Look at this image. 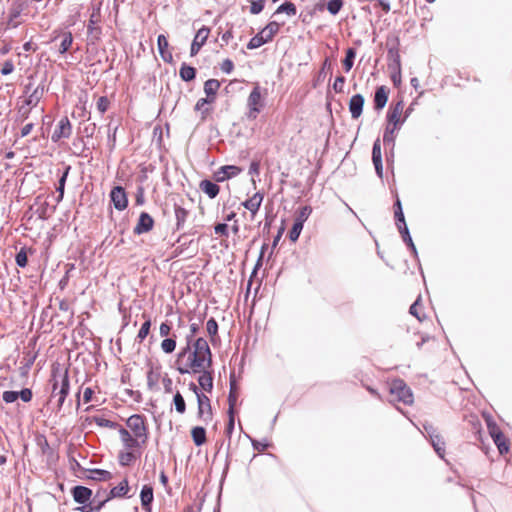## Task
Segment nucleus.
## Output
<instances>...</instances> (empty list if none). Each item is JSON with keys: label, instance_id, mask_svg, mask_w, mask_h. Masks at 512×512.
<instances>
[{"label": "nucleus", "instance_id": "nucleus-1", "mask_svg": "<svg viewBox=\"0 0 512 512\" xmlns=\"http://www.w3.org/2000/svg\"><path fill=\"white\" fill-rule=\"evenodd\" d=\"M177 371L180 374H197L212 366V353L204 338H197L193 343L187 337V345L178 353Z\"/></svg>", "mask_w": 512, "mask_h": 512}, {"label": "nucleus", "instance_id": "nucleus-2", "mask_svg": "<svg viewBox=\"0 0 512 512\" xmlns=\"http://www.w3.org/2000/svg\"><path fill=\"white\" fill-rule=\"evenodd\" d=\"M404 103L402 100L392 105L387 113V126L383 135V142L386 145L394 146L395 132L400 129L401 125L405 122L408 111L403 119L401 115L403 113Z\"/></svg>", "mask_w": 512, "mask_h": 512}, {"label": "nucleus", "instance_id": "nucleus-3", "mask_svg": "<svg viewBox=\"0 0 512 512\" xmlns=\"http://www.w3.org/2000/svg\"><path fill=\"white\" fill-rule=\"evenodd\" d=\"M389 392L391 395L390 401H398L406 405L413 403L412 391L402 379L393 380L389 385Z\"/></svg>", "mask_w": 512, "mask_h": 512}, {"label": "nucleus", "instance_id": "nucleus-4", "mask_svg": "<svg viewBox=\"0 0 512 512\" xmlns=\"http://www.w3.org/2000/svg\"><path fill=\"white\" fill-rule=\"evenodd\" d=\"M126 426L129 432L142 439L143 441H148V429L145 424V419L142 415L134 414L130 416L126 421Z\"/></svg>", "mask_w": 512, "mask_h": 512}, {"label": "nucleus", "instance_id": "nucleus-5", "mask_svg": "<svg viewBox=\"0 0 512 512\" xmlns=\"http://www.w3.org/2000/svg\"><path fill=\"white\" fill-rule=\"evenodd\" d=\"M424 430L427 434V436L431 440V444L435 450V452L438 454V456L446 461L445 459V442L440 438V436L437 433V429L432 424H424L423 425Z\"/></svg>", "mask_w": 512, "mask_h": 512}, {"label": "nucleus", "instance_id": "nucleus-6", "mask_svg": "<svg viewBox=\"0 0 512 512\" xmlns=\"http://www.w3.org/2000/svg\"><path fill=\"white\" fill-rule=\"evenodd\" d=\"M119 436L125 450H136L144 447L147 442L132 435L128 429L119 427Z\"/></svg>", "mask_w": 512, "mask_h": 512}, {"label": "nucleus", "instance_id": "nucleus-7", "mask_svg": "<svg viewBox=\"0 0 512 512\" xmlns=\"http://www.w3.org/2000/svg\"><path fill=\"white\" fill-rule=\"evenodd\" d=\"M247 104L249 107V118L255 119L263 106L259 86L254 87V89L251 91L248 97Z\"/></svg>", "mask_w": 512, "mask_h": 512}, {"label": "nucleus", "instance_id": "nucleus-8", "mask_svg": "<svg viewBox=\"0 0 512 512\" xmlns=\"http://www.w3.org/2000/svg\"><path fill=\"white\" fill-rule=\"evenodd\" d=\"M197 402L198 417L206 423L210 422L212 420V409L210 399L204 393L198 394Z\"/></svg>", "mask_w": 512, "mask_h": 512}, {"label": "nucleus", "instance_id": "nucleus-9", "mask_svg": "<svg viewBox=\"0 0 512 512\" xmlns=\"http://www.w3.org/2000/svg\"><path fill=\"white\" fill-rule=\"evenodd\" d=\"M72 133V125L67 117H63L57 124L56 129L54 130L51 140L53 142H58L62 138H69Z\"/></svg>", "mask_w": 512, "mask_h": 512}, {"label": "nucleus", "instance_id": "nucleus-10", "mask_svg": "<svg viewBox=\"0 0 512 512\" xmlns=\"http://www.w3.org/2000/svg\"><path fill=\"white\" fill-rule=\"evenodd\" d=\"M26 8V4L23 1L15 0L13 1L10 10H9V17L7 21V26L9 28H16L20 24V22L17 21V18L21 15V13Z\"/></svg>", "mask_w": 512, "mask_h": 512}, {"label": "nucleus", "instance_id": "nucleus-11", "mask_svg": "<svg viewBox=\"0 0 512 512\" xmlns=\"http://www.w3.org/2000/svg\"><path fill=\"white\" fill-rule=\"evenodd\" d=\"M110 198L114 207L119 211L124 210L128 205L126 192L121 186H116L111 190Z\"/></svg>", "mask_w": 512, "mask_h": 512}, {"label": "nucleus", "instance_id": "nucleus-12", "mask_svg": "<svg viewBox=\"0 0 512 512\" xmlns=\"http://www.w3.org/2000/svg\"><path fill=\"white\" fill-rule=\"evenodd\" d=\"M153 225V218L148 213L142 212L136 226L134 227V233L137 235L147 233L153 228Z\"/></svg>", "mask_w": 512, "mask_h": 512}, {"label": "nucleus", "instance_id": "nucleus-13", "mask_svg": "<svg viewBox=\"0 0 512 512\" xmlns=\"http://www.w3.org/2000/svg\"><path fill=\"white\" fill-rule=\"evenodd\" d=\"M210 30L207 27H202L198 30V32L195 35V38L191 44V50L190 54L191 56H195L201 47L205 44L208 36H209Z\"/></svg>", "mask_w": 512, "mask_h": 512}, {"label": "nucleus", "instance_id": "nucleus-14", "mask_svg": "<svg viewBox=\"0 0 512 512\" xmlns=\"http://www.w3.org/2000/svg\"><path fill=\"white\" fill-rule=\"evenodd\" d=\"M241 172V169L234 165L222 166L214 174L217 182H223L231 177L237 176Z\"/></svg>", "mask_w": 512, "mask_h": 512}, {"label": "nucleus", "instance_id": "nucleus-15", "mask_svg": "<svg viewBox=\"0 0 512 512\" xmlns=\"http://www.w3.org/2000/svg\"><path fill=\"white\" fill-rule=\"evenodd\" d=\"M364 106V97L361 94L353 95L349 101V111L353 119H358Z\"/></svg>", "mask_w": 512, "mask_h": 512}, {"label": "nucleus", "instance_id": "nucleus-16", "mask_svg": "<svg viewBox=\"0 0 512 512\" xmlns=\"http://www.w3.org/2000/svg\"><path fill=\"white\" fill-rule=\"evenodd\" d=\"M263 198V194L257 192L252 197L243 202V206L251 212L252 217H254L255 214L258 212L263 201Z\"/></svg>", "mask_w": 512, "mask_h": 512}, {"label": "nucleus", "instance_id": "nucleus-17", "mask_svg": "<svg viewBox=\"0 0 512 512\" xmlns=\"http://www.w3.org/2000/svg\"><path fill=\"white\" fill-rule=\"evenodd\" d=\"M74 501L79 504H85L89 501L92 491L84 486H76L72 490Z\"/></svg>", "mask_w": 512, "mask_h": 512}, {"label": "nucleus", "instance_id": "nucleus-18", "mask_svg": "<svg viewBox=\"0 0 512 512\" xmlns=\"http://www.w3.org/2000/svg\"><path fill=\"white\" fill-rule=\"evenodd\" d=\"M388 93L389 90L385 86H380L376 89L375 95H374V108L376 110H382L388 100Z\"/></svg>", "mask_w": 512, "mask_h": 512}, {"label": "nucleus", "instance_id": "nucleus-19", "mask_svg": "<svg viewBox=\"0 0 512 512\" xmlns=\"http://www.w3.org/2000/svg\"><path fill=\"white\" fill-rule=\"evenodd\" d=\"M56 390H57V383L54 384L52 393L54 396H59L58 408H61L65 401V398L69 392V380L66 375L62 379V383H61V387H60L59 391L56 392Z\"/></svg>", "mask_w": 512, "mask_h": 512}, {"label": "nucleus", "instance_id": "nucleus-20", "mask_svg": "<svg viewBox=\"0 0 512 512\" xmlns=\"http://www.w3.org/2000/svg\"><path fill=\"white\" fill-rule=\"evenodd\" d=\"M157 44H158V50H159V53H160L162 59L165 62H171L172 54L168 51V47H169L168 40L163 34L158 36Z\"/></svg>", "mask_w": 512, "mask_h": 512}, {"label": "nucleus", "instance_id": "nucleus-21", "mask_svg": "<svg viewBox=\"0 0 512 512\" xmlns=\"http://www.w3.org/2000/svg\"><path fill=\"white\" fill-rule=\"evenodd\" d=\"M99 21L100 8H94L89 19L88 33L94 36L95 38H98L100 34V29L98 27H95V24H97Z\"/></svg>", "mask_w": 512, "mask_h": 512}, {"label": "nucleus", "instance_id": "nucleus-22", "mask_svg": "<svg viewBox=\"0 0 512 512\" xmlns=\"http://www.w3.org/2000/svg\"><path fill=\"white\" fill-rule=\"evenodd\" d=\"M201 191L208 195L209 198L214 199L219 193V186L210 180H202L199 184Z\"/></svg>", "mask_w": 512, "mask_h": 512}, {"label": "nucleus", "instance_id": "nucleus-23", "mask_svg": "<svg viewBox=\"0 0 512 512\" xmlns=\"http://www.w3.org/2000/svg\"><path fill=\"white\" fill-rule=\"evenodd\" d=\"M199 374V385L203 390L211 392V390L213 389V376L211 372L209 371V369H204V371L200 372Z\"/></svg>", "mask_w": 512, "mask_h": 512}, {"label": "nucleus", "instance_id": "nucleus-24", "mask_svg": "<svg viewBox=\"0 0 512 512\" xmlns=\"http://www.w3.org/2000/svg\"><path fill=\"white\" fill-rule=\"evenodd\" d=\"M140 498L142 507L145 510L150 511V505L153 501V488L149 485L143 486L140 493Z\"/></svg>", "mask_w": 512, "mask_h": 512}, {"label": "nucleus", "instance_id": "nucleus-25", "mask_svg": "<svg viewBox=\"0 0 512 512\" xmlns=\"http://www.w3.org/2000/svg\"><path fill=\"white\" fill-rule=\"evenodd\" d=\"M279 29L280 24L276 21H271L260 31V33L269 42L278 33Z\"/></svg>", "mask_w": 512, "mask_h": 512}, {"label": "nucleus", "instance_id": "nucleus-26", "mask_svg": "<svg viewBox=\"0 0 512 512\" xmlns=\"http://www.w3.org/2000/svg\"><path fill=\"white\" fill-rule=\"evenodd\" d=\"M220 88V82L216 79H209L204 84V92L207 95L206 98L212 99V102L215 99V95Z\"/></svg>", "mask_w": 512, "mask_h": 512}, {"label": "nucleus", "instance_id": "nucleus-27", "mask_svg": "<svg viewBox=\"0 0 512 512\" xmlns=\"http://www.w3.org/2000/svg\"><path fill=\"white\" fill-rule=\"evenodd\" d=\"M485 421H486V424H487V428H488V431H489V434L490 436L492 437V439L494 437H496V435H501L502 434V431L501 429L498 427V425L495 423V421L493 420L492 416L488 413H483L482 414Z\"/></svg>", "mask_w": 512, "mask_h": 512}, {"label": "nucleus", "instance_id": "nucleus-28", "mask_svg": "<svg viewBox=\"0 0 512 512\" xmlns=\"http://www.w3.org/2000/svg\"><path fill=\"white\" fill-rule=\"evenodd\" d=\"M493 441L501 455L507 454L509 452V441L503 433L498 436L496 435V437L493 438Z\"/></svg>", "mask_w": 512, "mask_h": 512}, {"label": "nucleus", "instance_id": "nucleus-29", "mask_svg": "<svg viewBox=\"0 0 512 512\" xmlns=\"http://www.w3.org/2000/svg\"><path fill=\"white\" fill-rule=\"evenodd\" d=\"M191 435L195 445L201 446L206 442V431L203 427H194L191 431Z\"/></svg>", "mask_w": 512, "mask_h": 512}, {"label": "nucleus", "instance_id": "nucleus-30", "mask_svg": "<svg viewBox=\"0 0 512 512\" xmlns=\"http://www.w3.org/2000/svg\"><path fill=\"white\" fill-rule=\"evenodd\" d=\"M409 313L417 318L420 322L425 319L420 297L410 306Z\"/></svg>", "mask_w": 512, "mask_h": 512}, {"label": "nucleus", "instance_id": "nucleus-31", "mask_svg": "<svg viewBox=\"0 0 512 512\" xmlns=\"http://www.w3.org/2000/svg\"><path fill=\"white\" fill-rule=\"evenodd\" d=\"M397 228L399 230V233L402 236L403 241L411 248L413 253H416V247H415V245H414V243L412 241V238L410 236V233H409L407 225L406 224L401 225V224L398 223L397 224Z\"/></svg>", "mask_w": 512, "mask_h": 512}, {"label": "nucleus", "instance_id": "nucleus-32", "mask_svg": "<svg viewBox=\"0 0 512 512\" xmlns=\"http://www.w3.org/2000/svg\"><path fill=\"white\" fill-rule=\"evenodd\" d=\"M61 38H62V40H61V43L59 45L58 52L60 54H64L72 46L73 36H72L71 32H64V33H62Z\"/></svg>", "mask_w": 512, "mask_h": 512}, {"label": "nucleus", "instance_id": "nucleus-33", "mask_svg": "<svg viewBox=\"0 0 512 512\" xmlns=\"http://www.w3.org/2000/svg\"><path fill=\"white\" fill-rule=\"evenodd\" d=\"M71 167L67 166L62 174V176L59 179L57 191L59 193L57 197V203L61 202L64 196V189H65V183L69 174Z\"/></svg>", "mask_w": 512, "mask_h": 512}, {"label": "nucleus", "instance_id": "nucleus-34", "mask_svg": "<svg viewBox=\"0 0 512 512\" xmlns=\"http://www.w3.org/2000/svg\"><path fill=\"white\" fill-rule=\"evenodd\" d=\"M285 13L288 16H294L297 13L296 6L292 2H284L275 11L274 15Z\"/></svg>", "mask_w": 512, "mask_h": 512}, {"label": "nucleus", "instance_id": "nucleus-35", "mask_svg": "<svg viewBox=\"0 0 512 512\" xmlns=\"http://www.w3.org/2000/svg\"><path fill=\"white\" fill-rule=\"evenodd\" d=\"M179 74L182 80L188 82L195 78L196 70L191 66L183 64L180 68Z\"/></svg>", "mask_w": 512, "mask_h": 512}, {"label": "nucleus", "instance_id": "nucleus-36", "mask_svg": "<svg viewBox=\"0 0 512 512\" xmlns=\"http://www.w3.org/2000/svg\"><path fill=\"white\" fill-rule=\"evenodd\" d=\"M129 491L128 482L126 480L119 483L117 486L111 489L110 494L112 497L125 496Z\"/></svg>", "mask_w": 512, "mask_h": 512}, {"label": "nucleus", "instance_id": "nucleus-37", "mask_svg": "<svg viewBox=\"0 0 512 512\" xmlns=\"http://www.w3.org/2000/svg\"><path fill=\"white\" fill-rule=\"evenodd\" d=\"M238 398L237 385L234 380H230V392H229V410L234 411V406L236 405Z\"/></svg>", "mask_w": 512, "mask_h": 512}, {"label": "nucleus", "instance_id": "nucleus-38", "mask_svg": "<svg viewBox=\"0 0 512 512\" xmlns=\"http://www.w3.org/2000/svg\"><path fill=\"white\" fill-rule=\"evenodd\" d=\"M43 95V88L37 87L25 100L27 106H36Z\"/></svg>", "mask_w": 512, "mask_h": 512}, {"label": "nucleus", "instance_id": "nucleus-39", "mask_svg": "<svg viewBox=\"0 0 512 512\" xmlns=\"http://www.w3.org/2000/svg\"><path fill=\"white\" fill-rule=\"evenodd\" d=\"M355 56H356V52L353 48H349L346 52V56L343 60V67L345 69L346 72H349L352 67H353V64H354V59H355Z\"/></svg>", "mask_w": 512, "mask_h": 512}, {"label": "nucleus", "instance_id": "nucleus-40", "mask_svg": "<svg viewBox=\"0 0 512 512\" xmlns=\"http://www.w3.org/2000/svg\"><path fill=\"white\" fill-rule=\"evenodd\" d=\"M268 41L263 37V35L259 32L254 37L250 39V41L247 44V48L252 50L261 47Z\"/></svg>", "mask_w": 512, "mask_h": 512}, {"label": "nucleus", "instance_id": "nucleus-41", "mask_svg": "<svg viewBox=\"0 0 512 512\" xmlns=\"http://www.w3.org/2000/svg\"><path fill=\"white\" fill-rule=\"evenodd\" d=\"M311 212H312V208L310 206H304V207L300 208L296 212L295 221L300 222L301 224L304 225V223L310 216Z\"/></svg>", "mask_w": 512, "mask_h": 512}, {"label": "nucleus", "instance_id": "nucleus-42", "mask_svg": "<svg viewBox=\"0 0 512 512\" xmlns=\"http://www.w3.org/2000/svg\"><path fill=\"white\" fill-rule=\"evenodd\" d=\"M133 451L134 450H125L119 454V462L122 466H127L135 460L136 456Z\"/></svg>", "mask_w": 512, "mask_h": 512}, {"label": "nucleus", "instance_id": "nucleus-43", "mask_svg": "<svg viewBox=\"0 0 512 512\" xmlns=\"http://www.w3.org/2000/svg\"><path fill=\"white\" fill-rule=\"evenodd\" d=\"M93 421L99 427L115 429V428H117L119 426L117 423H115V422H113V421H111L109 419H106L104 417H101V416H94L93 417Z\"/></svg>", "mask_w": 512, "mask_h": 512}, {"label": "nucleus", "instance_id": "nucleus-44", "mask_svg": "<svg viewBox=\"0 0 512 512\" xmlns=\"http://www.w3.org/2000/svg\"><path fill=\"white\" fill-rule=\"evenodd\" d=\"M175 409L178 413L183 414L186 411V404L183 396L178 391L173 398Z\"/></svg>", "mask_w": 512, "mask_h": 512}, {"label": "nucleus", "instance_id": "nucleus-45", "mask_svg": "<svg viewBox=\"0 0 512 512\" xmlns=\"http://www.w3.org/2000/svg\"><path fill=\"white\" fill-rule=\"evenodd\" d=\"M469 423L471 425L472 431L475 433L477 438L479 440H481V438H482V434H481L482 433V425H481V422L478 419V417L471 416V418L469 419Z\"/></svg>", "mask_w": 512, "mask_h": 512}, {"label": "nucleus", "instance_id": "nucleus-46", "mask_svg": "<svg viewBox=\"0 0 512 512\" xmlns=\"http://www.w3.org/2000/svg\"><path fill=\"white\" fill-rule=\"evenodd\" d=\"M176 348V341L173 338H166L161 342V349L164 353L170 354Z\"/></svg>", "mask_w": 512, "mask_h": 512}, {"label": "nucleus", "instance_id": "nucleus-47", "mask_svg": "<svg viewBox=\"0 0 512 512\" xmlns=\"http://www.w3.org/2000/svg\"><path fill=\"white\" fill-rule=\"evenodd\" d=\"M302 229H303V224H301L300 222L294 221L292 229L289 232V239L292 242H296L300 236Z\"/></svg>", "mask_w": 512, "mask_h": 512}, {"label": "nucleus", "instance_id": "nucleus-48", "mask_svg": "<svg viewBox=\"0 0 512 512\" xmlns=\"http://www.w3.org/2000/svg\"><path fill=\"white\" fill-rule=\"evenodd\" d=\"M394 207H395L396 225L398 223L401 224V225L406 224L405 218H404V214H403V211H402V205H401V202H400L399 198H397Z\"/></svg>", "mask_w": 512, "mask_h": 512}, {"label": "nucleus", "instance_id": "nucleus-49", "mask_svg": "<svg viewBox=\"0 0 512 512\" xmlns=\"http://www.w3.org/2000/svg\"><path fill=\"white\" fill-rule=\"evenodd\" d=\"M188 216V212L186 209L180 206L175 207V217L177 221V226L180 227L185 221Z\"/></svg>", "mask_w": 512, "mask_h": 512}, {"label": "nucleus", "instance_id": "nucleus-50", "mask_svg": "<svg viewBox=\"0 0 512 512\" xmlns=\"http://www.w3.org/2000/svg\"><path fill=\"white\" fill-rule=\"evenodd\" d=\"M151 327V320L148 318L141 326L138 334L137 339L139 342H142L149 334Z\"/></svg>", "mask_w": 512, "mask_h": 512}, {"label": "nucleus", "instance_id": "nucleus-51", "mask_svg": "<svg viewBox=\"0 0 512 512\" xmlns=\"http://www.w3.org/2000/svg\"><path fill=\"white\" fill-rule=\"evenodd\" d=\"M343 6V0H330L327 9L332 15H336Z\"/></svg>", "mask_w": 512, "mask_h": 512}, {"label": "nucleus", "instance_id": "nucleus-52", "mask_svg": "<svg viewBox=\"0 0 512 512\" xmlns=\"http://www.w3.org/2000/svg\"><path fill=\"white\" fill-rule=\"evenodd\" d=\"M15 261H16V264L19 266V267H25L27 265V262H28V258H27V253L25 251V249H21L17 254H16V257H15Z\"/></svg>", "mask_w": 512, "mask_h": 512}, {"label": "nucleus", "instance_id": "nucleus-53", "mask_svg": "<svg viewBox=\"0 0 512 512\" xmlns=\"http://www.w3.org/2000/svg\"><path fill=\"white\" fill-rule=\"evenodd\" d=\"M266 0L251 1L250 12L254 15L259 14L265 6Z\"/></svg>", "mask_w": 512, "mask_h": 512}, {"label": "nucleus", "instance_id": "nucleus-54", "mask_svg": "<svg viewBox=\"0 0 512 512\" xmlns=\"http://www.w3.org/2000/svg\"><path fill=\"white\" fill-rule=\"evenodd\" d=\"M382 160L380 139H376L372 148V161Z\"/></svg>", "mask_w": 512, "mask_h": 512}, {"label": "nucleus", "instance_id": "nucleus-55", "mask_svg": "<svg viewBox=\"0 0 512 512\" xmlns=\"http://www.w3.org/2000/svg\"><path fill=\"white\" fill-rule=\"evenodd\" d=\"M208 334L213 337L218 332V324L214 318H210L206 324Z\"/></svg>", "mask_w": 512, "mask_h": 512}, {"label": "nucleus", "instance_id": "nucleus-56", "mask_svg": "<svg viewBox=\"0 0 512 512\" xmlns=\"http://www.w3.org/2000/svg\"><path fill=\"white\" fill-rule=\"evenodd\" d=\"M2 398L6 403H13L19 398V394L17 391H4Z\"/></svg>", "mask_w": 512, "mask_h": 512}, {"label": "nucleus", "instance_id": "nucleus-57", "mask_svg": "<svg viewBox=\"0 0 512 512\" xmlns=\"http://www.w3.org/2000/svg\"><path fill=\"white\" fill-rule=\"evenodd\" d=\"M108 107H109V100H108V98L105 97V96L100 97L98 99V101H97V109H98V111L101 114H103V113H105L107 111Z\"/></svg>", "mask_w": 512, "mask_h": 512}, {"label": "nucleus", "instance_id": "nucleus-58", "mask_svg": "<svg viewBox=\"0 0 512 512\" xmlns=\"http://www.w3.org/2000/svg\"><path fill=\"white\" fill-rule=\"evenodd\" d=\"M345 84V77L344 76H338L335 79V82L333 84V89L337 93H342L344 89Z\"/></svg>", "mask_w": 512, "mask_h": 512}, {"label": "nucleus", "instance_id": "nucleus-59", "mask_svg": "<svg viewBox=\"0 0 512 512\" xmlns=\"http://www.w3.org/2000/svg\"><path fill=\"white\" fill-rule=\"evenodd\" d=\"M94 479L98 480H109L111 478V473L106 470L96 469L93 471Z\"/></svg>", "mask_w": 512, "mask_h": 512}, {"label": "nucleus", "instance_id": "nucleus-60", "mask_svg": "<svg viewBox=\"0 0 512 512\" xmlns=\"http://www.w3.org/2000/svg\"><path fill=\"white\" fill-rule=\"evenodd\" d=\"M14 71V65L12 63V61L8 60V61H5L2 65V68H1V73L3 75H9L11 74L12 72Z\"/></svg>", "mask_w": 512, "mask_h": 512}, {"label": "nucleus", "instance_id": "nucleus-61", "mask_svg": "<svg viewBox=\"0 0 512 512\" xmlns=\"http://www.w3.org/2000/svg\"><path fill=\"white\" fill-rule=\"evenodd\" d=\"M234 68V64L231 60L226 59L221 64V70L227 74L231 73Z\"/></svg>", "mask_w": 512, "mask_h": 512}, {"label": "nucleus", "instance_id": "nucleus-62", "mask_svg": "<svg viewBox=\"0 0 512 512\" xmlns=\"http://www.w3.org/2000/svg\"><path fill=\"white\" fill-rule=\"evenodd\" d=\"M19 397L24 402H29L32 399V391L28 388L22 389L20 392H18Z\"/></svg>", "mask_w": 512, "mask_h": 512}, {"label": "nucleus", "instance_id": "nucleus-63", "mask_svg": "<svg viewBox=\"0 0 512 512\" xmlns=\"http://www.w3.org/2000/svg\"><path fill=\"white\" fill-rule=\"evenodd\" d=\"M215 233L218 235L228 236V226L225 223H219L215 226Z\"/></svg>", "mask_w": 512, "mask_h": 512}, {"label": "nucleus", "instance_id": "nucleus-64", "mask_svg": "<svg viewBox=\"0 0 512 512\" xmlns=\"http://www.w3.org/2000/svg\"><path fill=\"white\" fill-rule=\"evenodd\" d=\"M171 326L168 323H162L159 328L161 337H167L170 334Z\"/></svg>", "mask_w": 512, "mask_h": 512}]
</instances>
